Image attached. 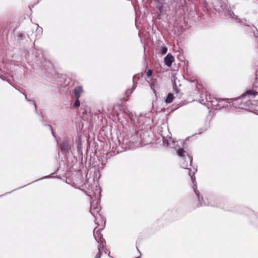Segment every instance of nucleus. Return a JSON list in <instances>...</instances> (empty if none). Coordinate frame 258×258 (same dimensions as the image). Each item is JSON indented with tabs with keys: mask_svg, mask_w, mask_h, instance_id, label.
<instances>
[{
	"mask_svg": "<svg viewBox=\"0 0 258 258\" xmlns=\"http://www.w3.org/2000/svg\"><path fill=\"white\" fill-rule=\"evenodd\" d=\"M100 210V207L98 205V201H92L90 206V212L92 214V215L94 217H95L96 214H99V215H100L99 213Z\"/></svg>",
	"mask_w": 258,
	"mask_h": 258,
	"instance_id": "nucleus-1",
	"label": "nucleus"
},
{
	"mask_svg": "<svg viewBox=\"0 0 258 258\" xmlns=\"http://www.w3.org/2000/svg\"><path fill=\"white\" fill-rule=\"evenodd\" d=\"M188 172H189V175L191 177V180H192L193 183H195V181L196 178H195V177H194V174H191L190 170L188 171ZM194 189L195 192L196 193V195L198 197V200H199V202L200 206H202L207 205V204L206 203H205V202H203L202 203L201 202V200H203V198L202 197L201 199L200 195V192L197 189V186H196V184H194Z\"/></svg>",
	"mask_w": 258,
	"mask_h": 258,
	"instance_id": "nucleus-2",
	"label": "nucleus"
},
{
	"mask_svg": "<svg viewBox=\"0 0 258 258\" xmlns=\"http://www.w3.org/2000/svg\"><path fill=\"white\" fill-rule=\"evenodd\" d=\"M101 229L95 228L93 231V235L96 241L103 245V239H102V235L100 234Z\"/></svg>",
	"mask_w": 258,
	"mask_h": 258,
	"instance_id": "nucleus-3",
	"label": "nucleus"
},
{
	"mask_svg": "<svg viewBox=\"0 0 258 258\" xmlns=\"http://www.w3.org/2000/svg\"><path fill=\"white\" fill-rule=\"evenodd\" d=\"M60 149V151L62 153L67 154L69 152V151L71 149V145L64 142L63 143L61 144Z\"/></svg>",
	"mask_w": 258,
	"mask_h": 258,
	"instance_id": "nucleus-4",
	"label": "nucleus"
},
{
	"mask_svg": "<svg viewBox=\"0 0 258 258\" xmlns=\"http://www.w3.org/2000/svg\"><path fill=\"white\" fill-rule=\"evenodd\" d=\"M174 60V58L171 53H168L164 58L165 63L168 67H170Z\"/></svg>",
	"mask_w": 258,
	"mask_h": 258,
	"instance_id": "nucleus-5",
	"label": "nucleus"
},
{
	"mask_svg": "<svg viewBox=\"0 0 258 258\" xmlns=\"http://www.w3.org/2000/svg\"><path fill=\"white\" fill-rule=\"evenodd\" d=\"M83 90L82 88V87L81 86H78L77 87H76L74 90L73 93L75 95V96L76 98H79L81 93L83 92Z\"/></svg>",
	"mask_w": 258,
	"mask_h": 258,
	"instance_id": "nucleus-6",
	"label": "nucleus"
},
{
	"mask_svg": "<svg viewBox=\"0 0 258 258\" xmlns=\"http://www.w3.org/2000/svg\"><path fill=\"white\" fill-rule=\"evenodd\" d=\"M257 94H258V93L255 90H250L247 91L245 93H244L240 97V99L245 98L247 95H255Z\"/></svg>",
	"mask_w": 258,
	"mask_h": 258,
	"instance_id": "nucleus-7",
	"label": "nucleus"
},
{
	"mask_svg": "<svg viewBox=\"0 0 258 258\" xmlns=\"http://www.w3.org/2000/svg\"><path fill=\"white\" fill-rule=\"evenodd\" d=\"M162 1V0L158 2V3L156 5L157 9L158 10L159 13H160L161 14L164 13L165 12L164 7H163V6L162 5V4L161 3Z\"/></svg>",
	"mask_w": 258,
	"mask_h": 258,
	"instance_id": "nucleus-8",
	"label": "nucleus"
},
{
	"mask_svg": "<svg viewBox=\"0 0 258 258\" xmlns=\"http://www.w3.org/2000/svg\"><path fill=\"white\" fill-rule=\"evenodd\" d=\"M173 98H174L173 95L172 93H169L167 95V96L165 100V101L166 103H170L171 102H172V101L173 100Z\"/></svg>",
	"mask_w": 258,
	"mask_h": 258,
	"instance_id": "nucleus-9",
	"label": "nucleus"
},
{
	"mask_svg": "<svg viewBox=\"0 0 258 258\" xmlns=\"http://www.w3.org/2000/svg\"><path fill=\"white\" fill-rule=\"evenodd\" d=\"M184 153H185V152L182 149H179L176 150L177 154L181 157H184Z\"/></svg>",
	"mask_w": 258,
	"mask_h": 258,
	"instance_id": "nucleus-10",
	"label": "nucleus"
},
{
	"mask_svg": "<svg viewBox=\"0 0 258 258\" xmlns=\"http://www.w3.org/2000/svg\"><path fill=\"white\" fill-rule=\"evenodd\" d=\"M80 102L79 100V98H76V100L75 101V102L74 104V106L75 107H79L80 106Z\"/></svg>",
	"mask_w": 258,
	"mask_h": 258,
	"instance_id": "nucleus-11",
	"label": "nucleus"
},
{
	"mask_svg": "<svg viewBox=\"0 0 258 258\" xmlns=\"http://www.w3.org/2000/svg\"><path fill=\"white\" fill-rule=\"evenodd\" d=\"M167 48L166 47H163L161 48V53L163 55L167 53Z\"/></svg>",
	"mask_w": 258,
	"mask_h": 258,
	"instance_id": "nucleus-12",
	"label": "nucleus"
},
{
	"mask_svg": "<svg viewBox=\"0 0 258 258\" xmlns=\"http://www.w3.org/2000/svg\"><path fill=\"white\" fill-rule=\"evenodd\" d=\"M23 94L25 95V97L26 100L27 101L30 102H31L33 104L35 110H36V104L34 103L33 101H32L31 100H30L28 99L27 97V95L26 94H25L24 93H23Z\"/></svg>",
	"mask_w": 258,
	"mask_h": 258,
	"instance_id": "nucleus-13",
	"label": "nucleus"
},
{
	"mask_svg": "<svg viewBox=\"0 0 258 258\" xmlns=\"http://www.w3.org/2000/svg\"><path fill=\"white\" fill-rule=\"evenodd\" d=\"M185 159L187 161L189 162V166H191V164L192 162V158L189 155H187V157L185 158Z\"/></svg>",
	"mask_w": 258,
	"mask_h": 258,
	"instance_id": "nucleus-14",
	"label": "nucleus"
},
{
	"mask_svg": "<svg viewBox=\"0 0 258 258\" xmlns=\"http://www.w3.org/2000/svg\"><path fill=\"white\" fill-rule=\"evenodd\" d=\"M152 74V71L151 70H149L146 73V75L148 77H150V76H151Z\"/></svg>",
	"mask_w": 258,
	"mask_h": 258,
	"instance_id": "nucleus-15",
	"label": "nucleus"
},
{
	"mask_svg": "<svg viewBox=\"0 0 258 258\" xmlns=\"http://www.w3.org/2000/svg\"><path fill=\"white\" fill-rule=\"evenodd\" d=\"M182 167H183L184 168H186V169H189V168H188V165H184V163H183V165H182Z\"/></svg>",
	"mask_w": 258,
	"mask_h": 258,
	"instance_id": "nucleus-16",
	"label": "nucleus"
},
{
	"mask_svg": "<svg viewBox=\"0 0 258 258\" xmlns=\"http://www.w3.org/2000/svg\"><path fill=\"white\" fill-rule=\"evenodd\" d=\"M100 253H97L95 258H100Z\"/></svg>",
	"mask_w": 258,
	"mask_h": 258,
	"instance_id": "nucleus-17",
	"label": "nucleus"
},
{
	"mask_svg": "<svg viewBox=\"0 0 258 258\" xmlns=\"http://www.w3.org/2000/svg\"><path fill=\"white\" fill-rule=\"evenodd\" d=\"M49 127H50V130H52V127H51V126H49Z\"/></svg>",
	"mask_w": 258,
	"mask_h": 258,
	"instance_id": "nucleus-18",
	"label": "nucleus"
},
{
	"mask_svg": "<svg viewBox=\"0 0 258 258\" xmlns=\"http://www.w3.org/2000/svg\"><path fill=\"white\" fill-rule=\"evenodd\" d=\"M145 144L143 143V142L141 143V145H145Z\"/></svg>",
	"mask_w": 258,
	"mask_h": 258,
	"instance_id": "nucleus-19",
	"label": "nucleus"
},
{
	"mask_svg": "<svg viewBox=\"0 0 258 258\" xmlns=\"http://www.w3.org/2000/svg\"><path fill=\"white\" fill-rule=\"evenodd\" d=\"M136 258H140V257H136Z\"/></svg>",
	"mask_w": 258,
	"mask_h": 258,
	"instance_id": "nucleus-20",
	"label": "nucleus"
}]
</instances>
